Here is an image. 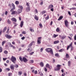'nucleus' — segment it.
I'll list each match as a JSON object with an SVG mask.
<instances>
[{"label":"nucleus","mask_w":76,"mask_h":76,"mask_svg":"<svg viewBox=\"0 0 76 76\" xmlns=\"http://www.w3.org/2000/svg\"><path fill=\"white\" fill-rule=\"evenodd\" d=\"M59 43V41L58 40H57L56 41L54 42V44H58V43Z\"/></svg>","instance_id":"obj_20"},{"label":"nucleus","mask_w":76,"mask_h":76,"mask_svg":"<svg viewBox=\"0 0 76 76\" xmlns=\"http://www.w3.org/2000/svg\"><path fill=\"white\" fill-rule=\"evenodd\" d=\"M15 4H19V1H16L15 2Z\"/></svg>","instance_id":"obj_36"},{"label":"nucleus","mask_w":76,"mask_h":76,"mask_svg":"<svg viewBox=\"0 0 76 76\" xmlns=\"http://www.w3.org/2000/svg\"><path fill=\"white\" fill-rule=\"evenodd\" d=\"M7 29V27H5V28H4V29L3 31V32H4L6 31Z\"/></svg>","instance_id":"obj_24"},{"label":"nucleus","mask_w":76,"mask_h":76,"mask_svg":"<svg viewBox=\"0 0 76 76\" xmlns=\"http://www.w3.org/2000/svg\"><path fill=\"white\" fill-rule=\"evenodd\" d=\"M5 37L7 38H8V39H10V38H12V36L7 34H5Z\"/></svg>","instance_id":"obj_5"},{"label":"nucleus","mask_w":76,"mask_h":76,"mask_svg":"<svg viewBox=\"0 0 76 76\" xmlns=\"http://www.w3.org/2000/svg\"><path fill=\"white\" fill-rule=\"evenodd\" d=\"M63 16H61L59 17V19H58V20H61L62 18H63Z\"/></svg>","instance_id":"obj_19"},{"label":"nucleus","mask_w":76,"mask_h":76,"mask_svg":"<svg viewBox=\"0 0 76 76\" xmlns=\"http://www.w3.org/2000/svg\"><path fill=\"white\" fill-rule=\"evenodd\" d=\"M45 50L48 53H50L51 54H53V50L50 48H48L46 49Z\"/></svg>","instance_id":"obj_1"},{"label":"nucleus","mask_w":76,"mask_h":76,"mask_svg":"<svg viewBox=\"0 0 76 76\" xmlns=\"http://www.w3.org/2000/svg\"><path fill=\"white\" fill-rule=\"evenodd\" d=\"M2 32V30H0V35L1 34V32Z\"/></svg>","instance_id":"obj_63"},{"label":"nucleus","mask_w":76,"mask_h":76,"mask_svg":"<svg viewBox=\"0 0 76 76\" xmlns=\"http://www.w3.org/2000/svg\"><path fill=\"white\" fill-rule=\"evenodd\" d=\"M65 75V74L64 73H63L62 74L61 76H64Z\"/></svg>","instance_id":"obj_64"},{"label":"nucleus","mask_w":76,"mask_h":76,"mask_svg":"<svg viewBox=\"0 0 76 76\" xmlns=\"http://www.w3.org/2000/svg\"><path fill=\"white\" fill-rule=\"evenodd\" d=\"M14 23H15V25H14V27H16V26H17L18 25V24Z\"/></svg>","instance_id":"obj_49"},{"label":"nucleus","mask_w":76,"mask_h":76,"mask_svg":"<svg viewBox=\"0 0 76 76\" xmlns=\"http://www.w3.org/2000/svg\"><path fill=\"white\" fill-rule=\"evenodd\" d=\"M51 11H52V12H53L54 11V10H53V8H51L50 9Z\"/></svg>","instance_id":"obj_62"},{"label":"nucleus","mask_w":76,"mask_h":76,"mask_svg":"<svg viewBox=\"0 0 76 76\" xmlns=\"http://www.w3.org/2000/svg\"><path fill=\"white\" fill-rule=\"evenodd\" d=\"M56 31L57 32H59V28H57L56 29Z\"/></svg>","instance_id":"obj_50"},{"label":"nucleus","mask_w":76,"mask_h":76,"mask_svg":"<svg viewBox=\"0 0 76 76\" xmlns=\"http://www.w3.org/2000/svg\"><path fill=\"white\" fill-rule=\"evenodd\" d=\"M12 6L13 7L12 9L10 10V11H13V10H15V4H13V3H12Z\"/></svg>","instance_id":"obj_4"},{"label":"nucleus","mask_w":76,"mask_h":76,"mask_svg":"<svg viewBox=\"0 0 76 76\" xmlns=\"http://www.w3.org/2000/svg\"><path fill=\"white\" fill-rule=\"evenodd\" d=\"M25 37H23L22 38H21V39H22V40H23V39H25Z\"/></svg>","instance_id":"obj_47"},{"label":"nucleus","mask_w":76,"mask_h":76,"mask_svg":"<svg viewBox=\"0 0 76 76\" xmlns=\"http://www.w3.org/2000/svg\"><path fill=\"white\" fill-rule=\"evenodd\" d=\"M45 19L46 20H48V19H49V16L48 15V17L45 18Z\"/></svg>","instance_id":"obj_40"},{"label":"nucleus","mask_w":76,"mask_h":76,"mask_svg":"<svg viewBox=\"0 0 76 76\" xmlns=\"http://www.w3.org/2000/svg\"><path fill=\"white\" fill-rule=\"evenodd\" d=\"M23 34H26V31H23L22 32Z\"/></svg>","instance_id":"obj_45"},{"label":"nucleus","mask_w":76,"mask_h":76,"mask_svg":"<svg viewBox=\"0 0 76 76\" xmlns=\"http://www.w3.org/2000/svg\"><path fill=\"white\" fill-rule=\"evenodd\" d=\"M35 13H38V11H37V9H36L35 10Z\"/></svg>","instance_id":"obj_52"},{"label":"nucleus","mask_w":76,"mask_h":76,"mask_svg":"<svg viewBox=\"0 0 76 76\" xmlns=\"http://www.w3.org/2000/svg\"><path fill=\"white\" fill-rule=\"evenodd\" d=\"M11 60L12 61V62H13V63H14V64H15L16 61V58L15 57L13 56H12V58L11 59Z\"/></svg>","instance_id":"obj_2"},{"label":"nucleus","mask_w":76,"mask_h":76,"mask_svg":"<svg viewBox=\"0 0 76 76\" xmlns=\"http://www.w3.org/2000/svg\"><path fill=\"white\" fill-rule=\"evenodd\" d=\"M34 52H32L30 53V55H32V54H34Z\"/></svg>","instance_id":"obj_48"},{"label":"nucleus","mask_w":76,"mask_h":76,"mask_svg":"<svg viewBox=\"0 0 76 76\" xmlns=\"http://www.w3.org/2000/svg\"><path fill=\"white\" fill-rule=\"evenodd\" d=\"M65 25L67 28L68 27V24L69 23V22L67 20H66L64 21Z\"/></svg>","instance_id":"obj_6"},{"label":"nucleus","mask_w":76,"mask_h":76,"mask_svg":"<svg viewBox=\"0 0 76 76\" xmlns=\"http://www.w3.org/2000/svg\"><path fill=\"white\" fill-rule=\"evenodd\" d=\"M7 23L8 24H10L11 23L10 21L9 20V19L8 20Z\"/></svg>","instance_id":"obj_33"},{"label":"nucleus","mask_w":76,"mask_h":76,"mask_svg":"<svg viewBox=\"0 0 76 76\" xmlns=\"http://www.w3.org/2000/svg\"><path fill=\"white\" fill-rule=\"evenodd\" d=\"M60 68H58L57 69H55L56 71H58L60 70Z\"/></svg>","instance_id":"obj_35"},{"label":"nucleus","mask_w":76,"mask_h":76,"mask_svg":"<svg viewBox=\"0 0 76 76\" xmlns=\"http://www.w3.org/2000/svg\"><path fill=\"white\" fill-rule=\"evenodd\" d=\"M71 62L70 61H69L68 62V66H70Z\"/></svg>","instance_id":"obj_37"},{"label":"nucleus","mask_w":76,"mask_h":76,"mask_svg":"<svg viewBox=\"0 0 76 76\" xmlns=\"http://www.w3.org/2000/svg\"><path fill=\"white\" fill-rule=\"evenodd\" d=\"M39 74L40 75V76H43V74H42V72H39Z\"/></svg>","instance_id":"obj_42"},{"label":"nucleus","mask_w":76,"mask_h":76,"mask_svg":"<svg viewBox=\"0 0 76 76\" xmlns=\"http://www.w3.org/2000/svg\"><path fill=\"white\" fill-rule=\"evenodd\" d=\"M18 8L20 9L21 10H23V7L20 5H19L18 6Z\"/></svg>","instance_id":"obj_21"},{"label":"nucleus","mask_w":76,"mask_h":76,"mask_svg":"<svg viewBox=\"0 0 76 76\" xmlns=\"http://www.w3.org/2000/svg\"><path fill=\"white\" fill-rule=\"evenodd\" d=\"M40 51H41V52H42V51H43V48H42L40 49Z\"/></svg>","instance_id":"obj_53"},{"label":"nucleus","mask_w":76,"mask_h":76,"mask_svg":"<svg viewBox=\"0 0 76 76\" xmlns=\"http://www.w3.org/2000/svg\"><path fill=\"white\" fill-rule=\"evenodd\" d=\"M23 61L24 62H25V63H26V62H27V61H28V59L25 57L23 58Z\"/></svg>","instance_id":"obj_7"},{"label":"nucleus","mask_w":76,"mask_h":76,"mask_svg":"<svg viewBox=\"0 0 76 76\" xmlns=\"http://www.w3.org/2000/svg\"><path fill=\"white\" fill-rule=\"evenodd\" d=\"M73 49V46H72L71 49V51H72Z\"/></svg>","instance_id":"obj_51"},{"label":"nucleus","mask_w":76,"mask_h":76,"mask_svg":"<svg viewBox=\"0 0 76 76\" xmlns=\"http://www.w3.org/2000/svg\"><path fill=\"white\" fill-rule=\"evenodd\" d=\"M28 51H29L30 52L32 51V48H29L28 49Z\"/></svg>","instance_id":"obj_31"},{"label":"nucleus","mask_w":76,"mask_h":76,"mask_svg":"<svg viewBox=\"0 0 76 76\" xmlns=\"http://www.w3.org/2000/svg\"><path fill=\"white\" fill-rule=\"evenodd\" d=\"M7 29V33H8V32H9V27H8V28Z\"/></svg>","instance_id":"obj_46"},{"label":"nucleus","mask_w":76,"mask_h":76,"mask_svg":"<svg viewBox=\"0 0 76 76\" xmlns=\"http://www.w3.org/2000/svg\"><path fill=\"white\" fill-rule=\"evenodd\" d=\"M23 21H22L21 22L20 24V26L21 28H22V26H23Z\"/></svg>","instance_id":"obj_14"},{"label":"nucleus","mask_w":76,"mask_h":76,"mask_svg":"<svg viewBox=\"0 0 76 76\" xmlns=\"http://www.w3.org/2000/svg\"><path fill=\"white\" fill-rule=\"evenodd\" d=\"M33 44H35V42H31L29 45L28 46L29 47H31L32 45H33Z\"/></svg>","instance_id":"obj_15"},{"label":"nucleus","mask_w":76,"mask_h":76,"mask_svg":"<svg viewBox=\"0 0 76 76\" xmlns=\"http://www.w3.org/2000/svg\"><path fill=\"white\" fill-rule=\"evenodd\" d=\"M15 67V66L13 65H11L10 66V68L12 69V70H13L14 69V68Z\"/></svg>","instance_id":"obj_10"},{"label":"nucleus","mask_w":76,"mask_h":76,"mask_svg":"<svg viewBox=\"0 0 76 76\" xmlns=\"http://www.w3.org/2000/svg\"><path fill=\"white\" fill-rule=\"evenodd\" d=\"M30 30L31 31V32H34V29H32V28L31 27L30 28Z\"/></svg>","instance_id":"obj_22"},{"label":"nucleus","mask_w":76,"mask_h":76,"mask_svg":"<svg viewBox=\"0 0 76 76\" xmlns=\"http://www.w3.org/2000/svg\"><path fill=\"white\" fill-rule=\"evenodd\" d=\"M4 54H7V53H8V52H7V51L6 50H5L4 52Z\"/></svg>","instance_id":"obj_38"},{"label":"nucleus","mask_w":76,"mask_h":76,"mask_svg":"<svg viewBox=\"0 0 76 76\" xmlns=\"http://www.w3.org/2000/svg\"><path fill=\"white\" fill-rule=\"evenodd\" d=\"M66 36L65 35H64L61 37V39H63L66 38Z\"/></svg>","instance_id":"obj_23"},{"label":"nucleus","mask_w":76,"mask_h":76,"mask_svg":"<svg viewBox=\"0 0 76 76\" xmlns=\"http://www.w3.org/2000/svg\"><path fill=\"white\" fill-rule=\"evenodd\" d=\"M66 57L67 58H69V54H66Z\"/></svg>","instance_id":"obj_41"},{"label":"nucleus","mask_w":76,"mask_h":76,"mask_svg":"<svg viewBox=\"0 0 76 76\" xmlns=\"http://www.w3.org/2000/svg\"><path fill=\"white\" fill-rule=\"evenodd\" d=\"M26 12H29L30 11V8L29 7L26 8Z\"/></svg>","instance_id":"obj_13"},{"label":"nucleus","mask_w":76,"mask_h":76,"mask_svg":"<svg viewBox=\"0 0 76 76\" xmlns=\"http://www.w3.org/2000/svg\"><path fill=\"white\" fill-rule=\"evenodd\" d=\"M44 70H45V72H47V69L46 68H45L44 69Z\"/></svg>","instance_id":"obj_58"},{"label":"nucleus","mask_w":76,"mask_h":76,"mask_svg":"<svg viewBox=\"0 0 76 76\" xmlns=\"http://www.w3.org/2000/svg\"><path fill=\"white\" fill-rule=\"evenodd\" d=\"M53 7V5H50L48 7V9H51Z\"/></svg>","instance_id":"obj_17"},{"label":"nucleus","mask_w":76,"mask_h":76,"mask_svg":"<svg viewBox=\"0 0 76 76\" xmlns=\"http://www.w3.org/2000/svg\"><path fill=\"white\" fill-rule=\"evenodd\" d=\"M57 36H58V35H56L55 34H54L53 35V38H56Z\"/></svg>","instance_id":"obj_25"},{"label":"nucleus","mask_w":76,"mask_h":76,"mask_svg":"<svg viewBox=\"0 0 76 76\" xmlns=\"http://www.w3.org/2000/svg\"><path fill=\"white\" fill-rule=\"evenodd\" d=\"M19 58L20 61L22 62V57L21 56H20Z\"/></svg>","instance_id":"obj_34"},{"label":"nucleus","mask_w":76,"mask_h":76,"mask_svg":"<svg viewBox=\"0 0 76 76\" xmlns=\"http://www.w3.org/2000/svg\"><path fill=\"white\" fill-rule=\"evenodd\" d=\"M60 66H61V65H58L57 66V67L58 68H60Z\"/></svg>","instance_id":"obj_44"},{"label":"nucleus","mask_w":76,"mask_h":76,"mask_svg":"<svg viewBox=\"0 0 76 76\" xmlns=\"http://www.w3.org/2000/svg\"><path fill=\"white\" fill-rule=\"evenodd\" d=\"M46 66L47 68H49L50 69H51V67H50V65L48 64H46Z\"/></svg>","instance_id":"obj_12"},{"label":"nucleus","mask_w":76,"mask_h":76,"mask_svg":"<svg viewBox=\"0 0 76 76\" xmlns=\"http://www.w3.org/2000/svg\"><path fill=\"white\" fill-rule=\"evenodd\" d=\"M37 40V43L38 44H41V37H38Z\"/></svg>","instance_id":"obj_3"},{"label":"nucleus","mask_w":76,"mask_h":76,"mask_svg":"<svg viewBox=\"0 0 76 76\" xmlns=\"http://www.w3.org/2000/svg\"><path fill=\"white\" fill-rule=\"evenodd\" d=\"M12 12V13H11V15H15V14H17V12L16 11H10Z\"/></svg>","instance_id":"obj_8"},{"label":"nucleus","mask_w":76,"mask_h":76,"mask_svg":"<svg viewBox=\"0 0 76 76\" xmlns=\"http://www.w3.org/2000/svg\"><path fill=\"white\" fill-rule=\"evenodd\" d=\"M6 41H4L2 42V45H4V44L6 43Z\"/></svg>","instance_id":"obj_29"},{"label":"nucleus","mask_w":76,"mask_h":76,"mask_svg":"<svg viewBox=\"0 0 76 76\" xmlns=\"http://www.w3.org/2000/svg\"><path fill=\"white\" fill-rule=\"evenodd\" d=\"M64 50V49H61L60 50H58V51L59 52H62V51H63Z\"/></svg>","instance_id":"obj_27"},{"label":"nucleus","mask_w":76,"mask_h":76,"mask_svg":"<svg viewBox=\"0 0 76 76\" xmlns=\"http://www.w3.org/2000/svg\"><path fill=\"white\" fill-rule=\"evenodd\" d=\"M8 75L9 76H12V74H11V73H9L8 74Z\"/></svg>","instance_id":"obj_43"},{"label":"nucleus","mask_w":76,"mask_h":76,"mask_svg":"<svg viewBox=\"0 0 76 76\" xmlns=\"http://www.w3.org/2000/svg\"><path fill=\"white\" fill-rule=\"evenodd\" d=\"M34 19L35 20H38V17L37 15L34 16Z\"/></svg>","instance_id":"obj_18"},{"label":"nucleus","mask_w":76,"mask_h":76,"mask_svg":"<svg viewBox=\"0 0 76 76\" xmlns=\"http://www.w3.org/2000/svg\"><path fill=\"white\" fill-rule=\"evenodd\" d=\"M39 26L40 27H42V24H39Z\"/></svg>","instance_id":"obj_60"},{"label":"nucleus","mask_w":76,"mask_h":76,"mask_svg":"<svg viewBox=\"0 0 76 76\" xmlns=\"http://www.w3.org/2000/svg\"><path fill=\"white\" fill-rule=\"evenodd\" d=\"M26 5L27 6H29V4L28 3H27Z\"/></svg>","instance_id":"obj_55"},{"label":"nucleus","mask_w":76,"mask_h":76,"mask_svg":"<svg viewBox=\"0 0 76 76\" xmlns=\"http://www.w3.org/2000/svg\"><path fill=\"white\" fill-rule=\"evenodd\" d=\"M74 39L75 41L76 40V35H75L74 37Z\"/></svg>","instance_id":"obj_57"},{"label":"nucleus","mask_w":76,"mask_h":76,"mask_svg":"<svg viewBox=\"0 0 76 76\" xmlns=\"http://www.w3.org/2000/svg\"><path fill=\"white\" fill-rule=\"evenodd\" d=\"M68 13L69 15H70V16H71V13H70V12H68Z\"/></svg>","instance_id":"obj_54"},{"label":"nucleus","mask_w":76,"mask_h":76,"mask_svg":"<svg viewBox=\"0 0 76 76\" xmlns=\"http://www.w3.org/2000/svg\"><path fill=\"white\" fill-rule=\"evenodd\" d=\"M64 60H67V58H64Z\"/></svg>","instance_id":"obj_61"},{"label":"nucleus","mask_w":76,"mask_h":76,"mask_svg":"<svg viewBox=\"0 0 76 76\" xmlns=\"http://www.w3.org/2000/svg\"><path fill=\"white\" fill-rule=\"evenodd\" d=\"M37 71L35 70L34 72V74H37Z\"/></svg>","instance_id":"obj_59"},{"label":"nucleus","mask_w":76,"mask_h":76,"mask_svg":"<svg viewBox=\"0 0 76 76\" xmlns=\"http://www.w3.org/2000/svg\"><path fill=\"white\" fill-rule=\"evenodd\" d=\"M15 67H16V68H18V65L17 64H16Z\"/></svg>","instance_id":"obj_56"},{"label":"nucleus","mask_w":76,"mask_h":76,"mask_svg":"<svg viewBox=\"0 0 76 76\" xmlns=\"http://www.w3.org/2000/svg\"><path fill=\"white\" fill-rule=\"evenodd\" d=\"M72 44H73V43L71 42V44L69 45V46H67V50H69V48L70 47H72Z\"/></svg>","instance_id":"obj_11"},{"label":"nucleus","mask_w":76,"mask_h":76,"mask_svg":"<svg viewBox=\"0 0 76 76\" xmlns=\"http://www.w3.org/2000/svg\"><path fill=\"white\" fill-rule=\"evenodd\" d=\"M12 20L15 22H16V19L15 18H11Z\"/></svg>","instance_id":"obj_16"},{"label":"nucleus","mask_w":76,"mask_h":76,"mask_svg":"<svg viewBox=\"0 0 76 76\" xmlns=\"http://www.w3.org/2000/svg\"><path fill=\"white\" fill-rule=\"evenodd\" d=\"M29 63H34V61L32 60H30L29 61Z\"/></svg>","instance_id":"obj_32"},{"label":"nucleus","mask_w":76,"mask_h":76,"mask_svg":"<svg viewBox=\"0 0 76 76\" xmlns=\"http://www.w3.org/2000/svg\"><path fill=\"white\" fill-rule=\"evenodd\" d=\"M22 12V10H21V9H19L18 10V12H17V14H19L20 13Z\"/></svg>","instance_id":"obj_9"},{"label":"nucleus","mask_w":76,"mask_h":76,"mask_svg":"<svg viewBox=\"0 0 76 76\" xmlns=\"http://www.w3.org/2000/svg\"><path fill=\"white\" fill-rule=\"evenodd\" d=\"M40 65L41 67H43L44 66V64L42 62H41L40 63Z\"/></svg>","instance_id":"obj_28"},{"label":"nucleus","mask_w":76,"mask_h":76,"mask_svg":"<svg viewBox=\"0 0 76 76\" xmlns=\"http://www.w3.org/2000/svg\"><path fill=\"white\" fill-rule=\"evenodd\" d=\"M22 74V71H19L18 72V75H21V74Z\"/></svg>","instance_id":"obj_39"},{"label":"nucleus","mask_w":76,"mask_h":76,"mask_svg":"<svg viewBox=\"0 0 76 76\" xmlns=\"http://www.w3.org/2000/svg\"><path fill=\"white\" fill-rule=\"evenodd\" d=\"M9 45H10V47H12L13 46V45L11 44V43L10 42H9Z\"/></svg>","instance_id":"obj_30"},{"label":"nucleus","mask_w":76,"mask_h":76,"mask_svg":"<svg viewBox=\"0 0 76 76\" xmlns=\"http://www.w3.org/2000/svg\"><path fill=\"white\" fill-rule=\"evenodd\" d=\"M55 56L57 57H60V56H59V55H58V53L55 54Z\"/></svg>","instance_id":"obj_26"}]
</instances>
